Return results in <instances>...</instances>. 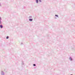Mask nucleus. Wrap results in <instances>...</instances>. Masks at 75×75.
<instances>
[{
  "instance_id": "10",
  "label": "nucleus",
  "mask_w": 75,
  "mask_h": 75,
  "mask_svg": "<svg viewBox=\"0 0 75 75\" xmlns=\"http://www.w3.org/2000/svg\"><path fill=\"white\" fill-rule=\"evenodd\" d=\"M29 18H32V17L31 16H30L29 17Z\"/></svg>"
},
{
  "instance_id": "14",
  "label": "nucleus",
  "mask_w": 75,
  "mask_h": 75,
  "mask_svg": "<svg viewBox=\"0 0 75 75\" xmlns=\"http://www.w3.org/2000/svg\"><path fill=\"white\" fill-rule=\"evenodd\" d=\"M23 44V43L22 42V43H21V45H22V44Z\"/></svg>"
},
{
  "instance_id": "6",
  "label": "nucleus",
  "mask_w": 75,
  "mask_h": 75,
  "mask_svg": "<svg viewBox=\"0 0 75 75\" xmlns=\"http://www.w3.org/2000/svg\"><path fill=\"white\" fill-rule=\"evenodd\" d=\"M55 16L56 17H58V15H55Z\"/></svg>"
},
{
  "instance_id": "4",
  "label": "nucleus",
  "mask_w": 75,
  "mask_h": 75,
  "mask_svg": "<svg viewBox=\"0 0 75 75\" xmlns=\"http://www.w3.org/2000/svg\"><path fill=\"white\" fill-rule=\"evenodd\" d=\"M69 59L70 60V61H72V57H70Z\"/></svg>"
},
{
  "instance_id": "16",
  "label": "nucleus",
  "mask_w": 75,
  "mask_h": 75,
  "mask_svg": "<svg viewBox=\"0 0 75 75\" xmlns=\"http://www.w3.org/2000/svg\"><path fill=\"white\" fill-rule=\"evenodd\" d=\"M70 75H72V74H71Z\"/></svg>"
},
{
  "instance_id": "12",
  "label": "nucleus",
  "mask_w": 75,
  "mask_h": 75,
  "mask_svg": "<svg viewBox=\"0 0 75 75\" xmlns=\"http://www.w3.org/2000/svg\"><path fill=\"white\" fill-rule=\"evenodd\" d=\"M39 1H40V2H41V0H39Z\"/></svg>"
},
{
  "instance_id": "8",
  "label": "nucleus",
  "mask_w": 75,
  "mask_h": 75,
  "mask_svg": "<svg viewBox=\"0 0 75 75\" xmlns=\"http://www.w3.org/2000/svg\"><path fill=\"white\" fill-rule=\"evenodd\" d=\"M8 38H9V37L7 36L6 37V39H8Z\"/></svg>"
},
{
  "instance_id": "3",
  "label": "nucleus",
  "mask_w": 75,
  "mask_h": 75,
  "mask_svg": "<svg viewBox=\"0 0 75 75\" xmlns=\"http://www.w3.org/2000/svg\"><path fill=\"white\" fill-rule=\"evenodd\" d=\"M29 21H33V19L30 18L29 19Z\"/></svg>"
},
{
  "instance_id": "9",
  "label": "nucleus",
  "mask_w": 75,
  "mask_h": 75,
  "mask_svg": "<svg viewBox=\"0 0 75 75\" xmlns=\"http://www.w3.org/2000/svg\"><path fill=\"white\" fill-rule=\"evenodd\" d=\"M1 24V20H0V24Z\"/></svg>"
},
{
  "instance_id": "7",
  "label": "nucleus",
  "mask_w": 75,
  "mask_h": 75,
  "mask_svg": "<svg viewBox=\"0 0 75 75\" xmlns=\"http://www.w3.org/2000/svg\"><path fill=\"white\" fill-rule=\"evenodd\" d=\"M33 66H34V67H35L36 66V64H33Z\"/></svg>"
},
{
  "instance_id": "5",
  "label": "nucleus",
  "mask_w": 75,
  "mask_h": 75,
  "mask_svg": "<svg viewBox=\"0 0 75 75\" xmlns=\"http://www.w3.org/2000/svg\"><path fill=\"white\" fill-rule=\"evenodd\" d=\"M36 3L38 4V0H36Z\"/></svg>"
},
{
  "instance_id": "2",
  "label": "nucleus",
  "mask_w": 75,
  "mask_h": 75,
  "mask_svg": "<svg viewBox=\"0 0 75 75\" xmlns=\"http://www.w3.org/2000/svg\"><path fill=\"white\" fill-rule=\"evenodd\" d=\"M0 27L1 28H3V25H0Z\"/></svg>"
},
{
  "instance_id": "1",
  "label": "nucleus",
  "mask_w": 75,
  "mask_h": 75,
  "mask_svg": "<svg viewBox=\"0 0 75 75\" xmlns=\"http://www.w3.org/2000/svg\"><path fill=\"white\" fill-rule=\"evenodd\" d=\"M1 75H4V72H3V71H1Z\"/></svg>"
},
{
  "instance_id": "11",
  "label": "nucleus",
  "mask_w": 75,
  "mask_h": 75,
  "mask_svg": "<svg viewBox=\"0 0 75 75\" xmlns=\"http://www.w3.org/2000/svg\"><path fill=\"white\" fill-rule=\"evenodd\" d=\"M22 65H24V63L23 62H22V63L21 64Z\"/></svg>"
},
{
  "instance_id": "13",
  "label": "nucleus",
  "mask_w": 75,
  "mask_h": 75,
  "mask_svg": "<svg viewBox=\"0 0 75 75\" xmlns=\"http://www.w3.org/2000/svg\"><path fill=\"white\" fill-rule=\"evenodd\" d=\"M0 20H1V18L0 17Z\"/></svg>"
},
{
  "instance_id": "15",
  "label": "nucleus",
  "mask_w": 75,
  "mask_h": 75,
  "mask_svg": "<svg viewBox=\"0 0 75 75\" xmlns=\"http://www.w3.org/2000/svg\"><path fill=\"white\" fill-rule=\"evenodd\" d=\"M0 6H1V4L0 3Z\"/></svg>"
}]
</instances>
